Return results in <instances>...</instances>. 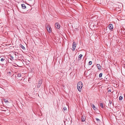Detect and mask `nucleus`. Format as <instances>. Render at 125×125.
I'll return each instance as SVG.
<instances>
[{
    "label": "nucleus",
    "mask_w": 125,
    "mask_h": 125,
    "mask_svg": "<svg viewBox=\"0 0 125 125\" xmlns=\"http://www.w3.org/2000/svg\"><path fill=\"white\" fill-rule=\"evenodd\" d=\"M27 8H18V11H20L22 13H26L27 12L28 10L27 9Z\"/></svg>",
    "instance_id": "f257e3e1"
},
{
    "label": "nucleus",
    "mask_w": 125,
    "mask_h": 125,
    "mask_svg": "<svg viewBox=\"0 0 125 125\" xmlns=\"http://www.w3.org/2000/svg\"><path fill=\"white\" fill-rule=\"evenodd\" d=\"M64 121L65 125H68H68H70L71 123V121L70 120L69 118L67 119H66L65 120H64Z\"/></svg>",
    "instance_id": "f03ea898"
},
{
    "label": "nucleus",
    "mask_w": 125,
    "mask_h": 125,
    "mask_svg": "<svg viewBox=\"0 0 125 125\" xmlns=\"http://www.w3.org/2000/svg\"><path fill=\"white\" fill-rule=\"evenodd\" d=\"M83 87V84L82 82L80 81L79 82V91L81 92V89Z\"/></svg>",
    "instance_id": "7ed1b4c3"
},
{
    "label": "nucleus",
    "mask_w": 125,
    "mask_h": 125,
    "mask_svg": "<svg viewBox=\"0 0 125 125\" xmlns=\"http://www.w3.org/2000/svg\"><path fill=\"white\" fill-rule=\"evenodd\" d=\"M81 115L82 116L81 117V120L82 121L84 122L85 120V116L83 115L84 114L82 113H81Z\"/></svg>",
    "instance_id": "20e7f679"
},
{
    "label": "nucleus",
    "mask_w": 125,
    "mask_h": 125,
    "mask_svg": "<svg viewBox=\"0 0 125 125\" xmlns=\"http://www.w3.org/2000/svg\"><path fill=\"white\" fill-rule=\"evenodd\" d=\"M76 44L75 42H74L73 44V47L72 50L73 51H74L76 48Z\"/></svg>",
    "instance_id": "39448f33"
},
{
    "label": "nucleus",
    "mask_w": 125,
    "mask_h": 125,
    "mask_svg": "<svg viewBox=\"0 0 125 125\" xmlns=\"http://www.w3.org/2000/svg\"><path fill=\"white\" fill-rule=\"evenodd\" d=\"M47 29L49 32H50L51 31V28L49 25H48L47 27Z\"/></svg>",
    "instance_id": "423d86ee"
},
{
    "label": "nucleus",
    "mask_w": 125,
    "mask_h": 125,
    "mask_svg": "<svg viewBox=\"0 0 125 125\" xmlns=\"http://www.w3.org/2000/svg\"><path fill=\"white\" fill-rule=\"evenodd\" d=\"M55 26L56 28L59 29L60 27V26L59 24L58 23H56L55 24Z\"/></svg>",
    "instance_id": "0eeeda50"
},
{
    "label": "nucleus",
    "mask_w": 125,
    "mask_h": 125,
    "mask_svg": "<svg viewBox=\"0 0 125 125\" xmlns=\"http://www.w3.org/2000/svg\"><path fill=\"white\" fill-rule=\"evenodd\" d=\"M42 83V80H40L38 83V87H39L40 86Z\"/></svg>",
    "instance_id": "6e6552de"
},
{
    "label": "nucleus",
    "mask_w": 125,
    "mask_h": 125,
    "mask_svg": "<svg viewBox=\"0 0 125 125\" xmlns=\"http://www.w3.org/2000/svg\"><path fill=\"white\" fill-rule=\"evenodd\" d=\"M108 28L111 31H112L113 29V26L112 24H110Z\"/></svg>",
    "instance_id": "1a4fd4ad"
},
{
    "label": "nucleus",
    "mask_w": 125,
    "mask_h": 125,
    "mask_svg": "<svg viewBox=\"0 0 125 125\" xmlns=\"http://www.w3.org/2000/svg\"><path fill=\"white\" fill-rule=\"evenodd\" d=\"M96 66L97 68L99 69H100L101 68L100 65L98 64H97L96 65Z\"/></svg>",
    "instance_id": "9d476101"
},
{
    "label": "nucleus",
    "mask_w": 125,
    "mask_h": 125,
    "mask_svg": "<svg viewBox=\"0 0 125 125\" xmlns=\"http://www.w3.org/2000/svg\"><path fill=\"white\" fill-rule=\"evenodd\" d=\"M92 107L94 110H95L97 109L96 108L94 104H92Z\"/></svg>",
    "instance_id": "9b49d317"
},
{
    "label": "nucleus",
    "mask_w": 125,
    "mask_h": 125,
    "mask_svg": "<svg viewBox=\"0 0 125 125\" xmlns=\"http://www.w3.org/2000/svg\"><path fill=\"white\" fill-rule=\"evenodd\" d=\"M22 7L23 8H26V7L24 4H22L21 5Z\"/></svg>",
    "instance_id": "f8f14e48"
},
{
    "label": "nucleus",
    "mask_w": 125,
    "mask_h": 125,
    "mask_svg": "<svg viewBox=\"0 0 125 125\" xmlns=\"http://www.w3.org/2000/svg\"><path fill=\"white\" fill-rule=\"evenodd\" d=\"M21 74L20 73H18L17 76L18 77H20L21 76Z\"/></svg>",
    "instance_id": "ddd939ff"
},
{
    "label": "nucleus",
    "mask_w": 125,
    "mask_h": 125,
    "mask_svg": "<svg viewBox=\"0 0 125 125\" xmlns=\"http://www.w3.org/2000/svg\"><path fill=\"white\" fill-rule=\"evenodd\" d=\"M96 119L98 122L99 123L100 122V120L98 118H96Z\"/></svg>",
    "instance_id": "4468645a"
},
{
    "label": "nucleus",
    "mask_w": 125,
    "mask_h": 125,
    "mask_svg": "<svg viewBox=\"0 0 125 125\" xmlns=\"http://www.w3.org/2000/svg\"><path fill=\"white\" fill-rule=\"evenodd\" d=\"M100 106L102 108H104V107L103 106V104L102 103H101L100 104Z\"/></svg>",
    "instance_id": "2eb2a0df"
},
{
    "label": "nucleus",
    "mask_w": 125,
    "mask_h": 125,
    "mask_svg": "<svg viewBox=\"0 0 125 125\" xmlns=\"http://www.w3.org/2000/svg\"><path fill=\"white\" fill-rule=\"evenodd\" d=\"M5 60V59L3 58H2L0 60V61L1 62H2L3 61H4V60Z\"/></svg>",
    "instance_id": "dca6fc26"
},
{
    "label": "nucleus",
    "mask_w": 125,
    "mask_h": 125,
    "mask_svg": "<svg viewBox=\"0 0 125 125\" xmlns=\"http://www.w3.org/2000/svg\"><path fill=\"white\" fill-rule=\"evenodd\" d=\"M82 56L83 55L81 54L80 55H79V58H80L81 59V58L82 57Z\"/></svg>",
    "instance_id": "f3484780"
},
{
    "label": "nucleus",
    "mask_w": 125,
    "mask_h": 125,
    "mask_svg": "<svg viewBox=\"0 0 125 125\" xmlns=\"http://www.w3.org/2000/svg\"><path fill=\"white\" fill-rule=\"evenodd\" d=\"M102 73H100L99 74V77L101 78L102 77Z\"/></svg>",
    "instance_id": "a211bd4d"
},
{
    "label": "nucleus",
    "mask_w": 125,
    "mask_h": 125,
    "mask_svg": "<svg viewBox=\"0 0 125 125\" xmlns=\"http://www.w3.org/2000/svg\"><path fill=\"white\" fill-rule=\"evenodd\" d=\"M123 99V97L122 96H120L119 97V99L120 100H121Z\"/></svg>",
    "instance_id": "6ab92c4d"
},
{
    "label": "nucleus",
    "mask_w": 125,
    "mask_h": 125,
    "mask_svg": "<svg viewBox=\"0 0 125 125\" xmlns=\"http://www.w3.org/2000/svg\"><path fill=\"white\" fill-rule=\"evenodd\" d=\"M10 60H13V57L12 56H10Z\"/></svg>",
    "instance_id": "aec40b11"
},
{
    "label": "nucleus",
    "mask_w": 125,
    "mask_h": 125,
    "mask_svg": "<svg viewBox=\"0 0 125 125\" xmlns=\"http://www.w3.org/2000/svg\"><path fill=\"white\" fill-rule=\"evenodd\" d=\"M88 64L89 65H91L92 64V62L91 61H90L89 62Z\"/></svg>",
    "instance_id": "412c9836"
},
{
    "label": "nucleus",
    "mask_w": 125,
    "mask_h": 125,
    "mask_svg": "<svg viewBox=\"0 0 125 125\" xmlns=\"http://www.w3.org/2000/svg\"><path fill=\"white\" fill-rule=\"evenodd\" d=\"M66 109V108L65 107H64L63 108V110L64 111H65Z\"/></svg>",
    "instance_id": "4be33fe9"
},
{
    "label": "nucleus",
    "mask_w": 125,
    "mask_h": 125,
    "mask_svg": "<svg viewBox=\"0 0 125 125\" xmlns=\"http://www.w3.org/2000/svg\"><path fill=\"white\" fill-rule=\"evenodd\" d=\"M21 47L22 49H25V48L23 46V45H21Z\"/></svg>",
    "instance_id": "5701e85b"
},
{
    "label": "nucleus",
    "mask_w": 125,
    "mask_h": 125,
    "mask_svg": "<svg viewBox=\"0 0 125 125\" xmlns=\"http://www.w3.org/2000/svg\"><path fill=\"white\" fill-rule=\"evenodd\" d=\"M4 101L5 102H8V101L7 100H6V99H5L4 100Z\"/></svg>",
    "instance_id": "b1692460"
},
{
    "label": "nucleus",
    "mask_w": 125,
    "mask_h": 125,
    "mask_svg": "<svg viewBox=\"0 0 125 125\" xmlns=\"http://www.w3.org/2000/svg\"><path fill=\"white\" fill-rule=\"evenodd\" d=\"M111 90L110 89H109L108 90V92H111Z\"/></svg>",
    "instance_id": "393cba45"
},
{
    "label": "nucleus",
    "mask_w": 125,
    "mask_h": 125,
    "mask_svg": "<svg viewBox=\"0 0 125 125\" xmlns=\"http://www.w3.org/2000/svg\"><path fill=\"white\" fill-rule=\"evenodd\" d=\"M78 83L77 84V88L78 90Z\"/></svg>",
    "instance_id": "a878e982"
},
{
    "label": "nucleus",
    "mask_w": 125,
    "mask_h": 125,
    "mask_svg": "<svg viewBox=\"0 0 125 125\" xmlns=\"http://www.w3.org/2000/svg\"><path fill=\"white\" fill-rule=\"evenodd\" d=\"M123 67L125 69V64H124L123 65Z\"/></svg>",
    "instance_id": "bb28decb"
},
{
    "label": "nucleus",
    "mask_w": 125,
    "mask_h": 125,
    "mask_svg": "<svg viewBox=\"0 0 125 125\" xmlns=\"http://www.w3.org/2000/svg\"><path fill=\"white\" fill-rule=\"evenodd\" d=\"M18 54V53H17V52H15V55H17V54Z\"/></svg>",
    "instance_id": "cd10ccee"
},
{
    "label": "nucleus",
    "mask_w": 125,
    "mask_h": 125,
    "mask_svg": "<svg viewBox=\"0 0 125 125\" xmlns=\"http://www.w3.org/2000/svg\"><path fill=\"white\" fill-rule=\"evenodd\" d=\"M104 32H105V30H104Z\"/></svg>",
    "instance_id": "c85d7f7f"
},
{
    "label": "nucleus",
    "mask_w": 125,
    "mask_h": 125,
    "mask_svg": "<svg viewBox=\"0 0 125 125\" xmlns=\"http://www.w3.org/2000/svg\"><path fill=\"white\" fill-rule=\"evenodd\" d=\"M106 30H107V29H106L105 30L106 31Z\"/></svg>",
    "instance_id": "c756f323"
},
{
    "label": "nucleus",
    "mask_w": 125,
    "mask_h": 125,
    "mask_svg": "<svg viewBox=\"0 0 125 125\" xmlns=\"http://www.w3.org/2000/svg\"><path fill=\"white\" fill-rule=\"evenodd\" d=\"M120 11V10L118 11Z\"/></svg>",
    "instance_id": "7c9ffc66"
}]
</instances>
